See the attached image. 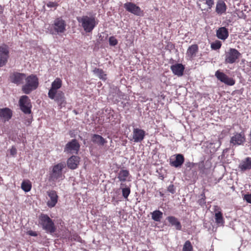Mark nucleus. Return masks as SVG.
<instances>
[{
	"label": "nucleus",
	"instance_id": "f257e3e1",
	"mask_svg": "<svg viewBox=\"0 0 251 251\" xmlns=\"http://www.w3.org/2000/svg\"><path fill=\"white\" fill-rule=\"evenodd\" d=\"M65 167V163L61 162L51 167L49 173V181L55 185L56 182L63 180L65 178V176L62 171Z\"/></svg>",
	"mask_w": 251,
	"mask_h": 251
},
{
	"label": "nucleus",
	"instance_id": "f03ea898",
	"mask_svg": "<svg viewBox=\"0 0 251 251\" xmlns=\"http://www.w3.org/2000/svg\"><path fill=\"white\" fill-rule=\"evenodd\" d=\"M77 20L86 32H91L98 24L93 16H82L77 17Z\"/></svg>",
	"mask_w": 251,
	"mask_h": 251
},
{
	"label": "nucleus",
	"instance_id": "7ed1b4c3",
	"mask_svg": "<svg viewBox=\"0 0 251 251\" xmlns=\"http://www.w3.org/2000/svg\"><path fill=\"white\" fill-rule=\"evenodd\" d=\"M25 80V83L23 85L22 91L26 94H29L38 86V78L35 75H31L27 76H26V78Z\"/></svg>",
	"mask_w": 251,
	"mask_h": 251
},
{
	"label": "nucleus",
	"instance_id": "20e7f679",
	"mask_svg": "<svg viewBox=\"0 0 251 251\" xmlns=\"http://www.w3.org/2000/svg\"><path fill=\"white\" fill-rule=\"evenodd\" d=\"M39 223L43 229L47 232L52 233L55 231L56 228L52 220L46 214H41L39 217Z\"/></svg>",
	"mask_w": 251,
	"mask_h": 251
},
{
	"label": "nucleus",
	"instance_id": "39448f33",
	"mask_svg": "<svg viewBox=\"0 0 251 251\" xmlns=\"http://www.w3.org/2000/svg\"><path fill=\"white\" fill-rule=\"evenodd\" d=\"M66 24L64 20L60 18L56 19L51 25L50 33L60 34L66 30Z\"/></svg>",
	"mask_w": 251,
	"mask_h": 251
},
{
	"label": "nucleus",
	"instance_id": "423d86ee",
	"mask_svg": "<svg viewBox=\"0 0 251 251\" xmlns=\"http://www.w3.org/2000/svg\"><path fill=\"white\" fill-rule=\"evenodd\" d=\"M241 54L235 49L230 48L226 52L225 62L233 64L237 61L241 56Z\"/></svg>",
	"mask_w": 251,
	"mask_h": 251
},
{
	"label": "nucleus",
	"instance_id": "0eeeda50",
	"mask_svg": "<svg viewBox=\"0 0 251 251\" xmlns=\"http://www.w3.org/2000/svg\"><path fill=\"white\" fill-rule=\"evenodd\" d=\"M246 141V137L244 131L240 133L234 132L230 138V144L232 146L243 145Z\"/></svg>",
	"mask_w": 251,
	"mask_h": 251
},
{
	"label": "nucleus",
	"instance_id": "6e6552de",
	"mask_svg": "<svg viewBox=\"0 0 251 251\" xmlns=\"http://www.w3.org/2000/svg\"><path fill=\"white\" fill-rule=\"evenodd\" d=\"M21 109L25 114L31 113V104L30 100L27 96H23L19 100Z\"/></svg>",
	"mask_w": 251,
	"mask_h": 251
},
{
	"label": "nucleus",
	"instance_id": "1a4fd4ad",
	"mask_svg": "<svg viewBox=\"0 0 251 251\" xmlns=\"http://www.w3.org/2000/svg\"><path fill=\"white\" fill-rule=\"evenodd\" d=\"M80 148V145L76 139H73L68 142L64 149V152L70 153H77Z\"/></svg>",
	"mask_w": 251,
	"mask_h": 251
},
{
	"label": "nucleus",
	"instance_id": "9d476101",
	"mask_svg": "<svg viewBox=\"0 0 251 251\" xmlns=\"http://www.w3.org/2000/svg\"><path fill=\"white\" fill-rule=\"evenodd\" d=\"M26 78V75L24 73L14 72L10 74L9 80L11 82L18 85L24 83Z\"/></svg>",
	"mask_w": 251,
	"mask_h": 251
},
{
	"label": "nucleus",
	"instance_id": "9b49d317",
	"mask_svg": "<svg viewBox=\"0 0 251 251\" xmlns=\"http://www.w3.org/2000/svg\"><path fill=\"white\" fill-rule=\"evenodd\" d=\"M215 75L219 80L226 85L232 86L235 84V81L233 78L229 77L225 74L220 72L219 70L215 72Z\"/></svg>",
	"mask_w": 251,
	"mask_h": 251
},
{
	"label": "nucleus",
	"instance_id": "f8f14e48",
	"mask_svg": "<svg viewBox=\"0 0 251 251\" xmlns=\"http://www.w3.org/2000/svg\"><path fill=\"white\" fill-rule=\"evenodd\" d=\"M53 97V98L51 97L49 98L51 100H53L60 108L62 106H65L66 104V101L64 93L62 91H59L58 92L54 93Z\"/></svg>",
	"mask_w": 251,
	"mask_h": 251
},
{
	"label": "nucleus",
	"instance_id": "ddd939ff",
	"mask_svg": "<svg viewBox=\"0 0 251 251\" xmlns=\"http://www.w3.org/2000/svg\"><path fill=\"white\" fill-rule=\"evenodd\" d=\"M47 194L49 198L47 202V205L49 207L52 208L54 207L57 203L58 196L56 192L53 190L48 191Z\"/></svg>",
	"mask_w": 251,
	"mask_h": 251
},
{
	"label": "nucleus",
	"instance_id": "4468645a",
	"mask_svg": "<svg viewBox=\"0 0 251 251\" xmlns=\"http://www.w3.org/2000/svg\"><path fill=\"white\" fill-rule=\"evenodd\" d=\"M9 57L8 47L6 45L0 46V67L4 66Z\"/></svg>",
	"mask_w": 251,
	"mask_h": 251
},
{
	"label": "nucleus",
	"instance_id": "2eb2a0df",
	"mask_svg": "<svg viewBox=\"0 0 251 251\" xmlns=\"http://www.w3.org/2000/svg\"><path fill=\"white\" fill-rule=\"evenodd\" d=\"M124 7L126 11L135 15L140 16L142 14L141 8L132 2H126L124 4Z\"/></svg>",
	"mask_w": 251,
	"mask_h": 251
},
{
	"label": "nucleus",
	"instance_id": "dca6fc26",
	"mask_svg": "<svg viewBox=\"0 0 251 251\" xmlns=\"http://www.w3.org/2000/svg\"><path fill=\"white\" fill-rule=\"evenodd\" d=\"M62 85V81L59 78H56L52 82L51 87L49 90L48 97H51L53 96L54 93L58 92V90L60 89Z\"/></svg>",
	"mask_w": 251,
	"mask_h": 251
},
{
	"label": "nucleus",
	"instance_id": "f3484780",
	"mask_svg": "<svg viewBox=\"0 0 251 251\" xmlns=\"http://www.w3.org/2000/svg\"><path fill=\"white\" fill-rule=\"evenodd\" d=\"M145 136V131L144 130L138 128H134L131 140L136 143L141 142L144 139Z\"/></svg>",
	"mask_w": 251,
	"mask_h": 251
},
{
	"label": "nucleus",
	"instance_id": "a211bd4d",
	"mask_svg": "<svg viewBox=\"0 0 251 251\" xmlns=\"http://www.w3.org/2000/svg\"><path fill=\"white\" fill-rule=\"evenodd\" d=\"M198 46L196 44H194L190 46L186 51V57L188 60H192L198 52Z\"/></svg>",
	"mask_w": 251,
	"mask_h": 251
},
{
	"label": "nucleus",
	"instance_id": "6ab92c4d",
	"mask_svg": "<svg viewBox=\"0 0 251 251\" xmlns=\"http://www.w3.org/2000/svg\"><path fill=\"white\" fill-rule=\"evenodd\" d=\"M239 169L243 172L251 169V158L247 157L242 160L240 163Z\"/></svg>",
	"mask_w": 251,
	"mask_h": 251
},
{
	"label": "nucleus",
	"instance_id": "aec40b11",
	"mask_svg": "<svg viewBox=\"0 0 251 251\" xmlns=\"http://www.w3.org/2000/svg\"><path fill=\"white\" fill-rule=\"evenodd\" d=\"M184 158L182 154H177L176 155L175 160L171 159L170 164L176 168L180 167L184 163Z\"/></svg>",
	"mask_w": 251,
	"mask_h": 251
},
{
	"label": "nucleus",
	"instance_id": "412c9836",
	"mask_svg": "<svg viewBox=\"0 0 251 251\" xmlns=\"http://www.w3.org/2000/svg\"><path fill=\"white\" fill-rule=\"evenodd\" d=\"M79 157L77 156H72L67 160L68 167L71 169H76L79 164Z\"/></svg>",
	"mask_w": 251,
	"mask_h": 251
},
{
	"label": "nucleus",
	"instance_id": "4be33fe9",
	"mask_svg": "<svg viewBox=\"0 0 251 251\" xmlns=\"http://www.w3.org/2000/svg\"><path fill=\"white\" fill-rule=\"evenodd\" d=\"M171 70L175 75L181 76L183 75L184 67L182 64L177 63L172 65Z\"/></svg>",
	"mask_w": 251,
	"mask_h": 251
},
{
	"label": "nucleus",
	"instance_id": "5701e85b",
	"mask_svg": "<svg viewBox=\"0 0 251 251\" xmlns=\"http://www.w3.org/2000/svg\"><path fill=\"white\" fill-rule=\"evenodd\" d=\"M228 31L225 27L219 28L216 31V36L219 39L225 40L228 36Z\"/></svg>",
	"mask_w": 251,
	"mask_h": 251
},
{
	"label": "nucleus",
	"instance_id": "b1692460",
	"mask_svg": "<svg viewBox=\"0 0 251 251\" xmlns=\"http://www.w3.org/2000/svg\"><path fill=\"white\" fill-rule=\"evenodd\" d=\"M12 111L8 108L0 109V118L4 121H8L12 117Z\"/></svg>",
	"mask_w": 251,
	"mask_h": 251
},
{
	"label": "nucleus",
	"instance_id": "393cba45",
	"mask_svg": "<svg viewBox=\"0 0 251 251\" xmlns=\"http://www.w3.org/2000/svg\"><path fill=\"white\" fill-rule=\"evenodd\" d=\"M91 141L95 144L99 146L104 145L107 141L101 136L98 134H93L91 137Z\"/></svg>",
	"mask_w": 251,
	"mask_h": 251
},
{
	"label": "nucleus",
	"instance_id": "a878e982",
	"mask_svg": "<svg viewBox=\"0 0 251 251\" xmlns=\"http://www.w3.org/2000/svg\"><path fill=\"white\" fill-rule=\"evenodd\" d=\"M167 220L172 226H175L177 230H180L181 229V224L176 218L174 216H169L167 218Z\"/></svg>",
	"mask_w": 251,
	"mask_h": 251
},
{
	"label": "nucleus",
	"instance_id": "bb28decb",
	"mask_svg": "<svg viewBox=\"0 0 251 251\" xmlns=\"http://www.w3.org/2000/svg\"><path fill=\"white\" fill-rule=\"evenodd\" d=\"M226 6L223 1H219L216 4V11L218 14H222L226 11Z\"/></svg>",
	"mask_w": 251,
	"mask_h": 251
},
{
	"label": "nucleus",
	"instance_id": "cd10ccee",
	"mask_svg": "<svg viewBox=\"0 0 251 251\" xmlns=\"http://www.w3.org/2000/svg\"><path fill=\"white\" fill-rule=\"evenodd\" d=\"M129 175L128 171L122 169L118 174V178L120 181L125 182L127 180V177Z\"/></svg>",
	"mask_w": 251,
	"mask_h": 251
},
{
	"label": "nucleus",
	"instance_id": "c85d7f7f",
	"mask_svg": "<svg viewBox=\"0 0 251 251\" xmlns=\"http://www.w3.org/2000/svg\"><path fill=\"white\" fill-rule=\"evenodd\" d=\"M93 72L100 79L104 81L106 80L107 75L102 69L95 68Z\"/></svg>",
	"mask_w": 251,
	"mask_h": 251
},
{
	"label": "nucleus",
	"instance_id": "c756f323",
	"mask_svg": "<svg viewBox=\"0 0 251 251\" xmlns=\"http://www.w3.org/2000/svg\"><path fill=\"white\" fill-rule=\"evenodd\" d=\"M215 219L216 223L219 226H223L224 224V220L222 213L219 211L215 214Z\"/></svg>",
	"mask_w": 251,
	"mask_h": 251
},
{
	"label": "nucleus",
	"instance_id": "7c9ffc66",
	"mask_svg": "<svg viewBox=\"0 0 251 251\" xmlns=\"http://www.w3.org/2000/svg\"><path fill=\"white\" fill-rule=\"evenodd\" d=\"M162 216L163 213L159 210H155L151 213V218L156 222L160 221Z\"/></svg>",
	"mask_w": 251,
	"mask_h": 251
},
{
	"label": "nucleus",
	"instance_id": "2f4dec72",
	"mask_svg": "<svg viewBox=\"0 0 251 251\" xmlns=\"http://www.w3.org/2000/svg\"><path fill=\"white\" fill-rule=\"evenodd\" d=\"M22 189L25 192H27L31 190V184L29 181H24L21 184Z\"/></svg>",
	"mask_w": 251,
	"mask_h": 251
},
{
	"label": "nucleus",
	"instance_id": "473e14b6",
	"mask_svg": "<svg viewBox=\"0 0 251 251\" xmlns=\"http://www.w3.org/2000/svg\"><path fill=\"white\" fill-rule=\"evenodd\" d=\"M182 251H193V246L190 241H186L183 247Z\"/></svg>",
	"mask_w": 251,
	"mask_h": 251
},
{
	"label": "nucleus",
	"instance_id": "72a5a7b5",
	"mask_svg": "<svg viewBox=\"0 0 251 251\" xmlns=\"http://www.w3.org/2000/svg\"><path fill=\"white\" fill-rule=\"evenodd\" d=\"M222 46V44L220 41H217L214 43H213L211 45V47L212 49L216 50L219 49Z\"/></svg>",
	"mask_w": 251,
	"mask_h": 251
},
{
	"label": "nucleus",
	"instance_id": "f704fd0d",
	"mask_svg": "<svg viewBox=\"0 0 251 251\" xmlns=\"http://www.w3.org/2000/svg\"><path fill=\"white\" fill-rule=\"evenodd\" d=\"M130 193V189L129 188H122V195L125 198L127 199Z\"/></svg>",
	"mask_w": 251,
	"mask_h": 251
},
{
	"label": "nucleus",
	"instance_id": "c9c22d12",
	"mask_svg": "<svg viewBox=\"0 0 251 251\" xmlns=\"http://www.w3.org/2000/svg\"><path fill=\"white\" fill-rule=\"evenodd\" d=\"M109 43L110 46H114L118 44V41L114 36H111L109 38Z\"/></svg>",
	"mask_w": 251,
	"mask_h": 251
},
{
	"label": "nucleus",
	"instance_id": "e433bc0d",
	"mask_svg": "<svg viewBox=\"0 0 251 251\" xmlns=\"http://www.w3.org/2000/svg\"><path fill=\"white\" fill-rule=\"evenodd\" d=\"M167 190L172 194H174L176 192V189L173 184L170 185L167 188Z\"/></svg>",
	"mask_w": 251,
	"mask_h": 251
},
{
	"label": "nucleus",
	"instance_id": "4c0bfd02",
	"mask_svg": "<svg viewBox=\"0 0 251 251\" xmlns=\"http://www.w3.org/2000/svg\"><path fill=\"white\" fill-rule=\"evenodd\" d=\"M198 202L201 206H203L206 203L205 197L204 195L202 198L199 200Z\"/></svg>",
	"mask_w": 251,
	"mask_h": 251
},
{
	"label": "nucleus",
	"instance_id": "58836bf2",
	"mask_svg": "<svg viewBox=\"0 0 251 251\" xmlns=\"http://www.w3.org/2000/svg\"><path fill=\"white\" fill-rule=\"evenodd\" d=\"M205 3L208 6L209 8H211L214 5V1L213 0H205Z\"/></svg>",
	"mask_w": 251,
	"mask_h": 251
},
{
	"label": "nucleus",
	"instance_id": "ea45409f",
	"mask_svg": "<svg viewBox=\"0 0 251 251\" xmlns=\"http://www.w3.org/2000/svg\"><path fill=\"white\" fill-rule=\"evenodd\" d=\"M244 200H245L248 202L251 203V194L245 195L244 196Z\"/></svg>",
	"mask_w": 251,
	"mask_h": 251
},
{
	"label": "nucleus",
	"instance_id": "a19ab883",
	"mask_svg": "<svg viewBox=\"0 0 251 251\" xmlns=\"http://www.w3.org/2000/svg\"><path fill=\"white\" fill-rule=\"evenodd\" d=\"M10 154L12 155H15L17 153V150L15 147H12L10 150Z\"/></svg>",
	"mask_w": 251,
	"mask_h": 251
},
{
	"label": "nucleus",
	"instance_id": "79ce46f5",
	"mask_svg": "<svg viewBox=\"0 0 251 251\" xmlns=\"http://www.w3.org/2000/svg\"><path fill=\"white\" fill-rule=\"evenodd\" d=\"M195 163H193L190 162H187L185 164L186 167L189 168L190 169L193 168L194 166H195Z\"/></svg>",
	"mask_w": 251,
	"mask_h": 251
},
{
	"label": "nucleus",
	"instance_id": "37998d69",
	"mask_svg": "<svg viewBox=\"0 0 251 251\" xmlns=\"http://www.w3.org/2000/svg\"><path fill=\"white\" fill-rule=\"evenodd\" d=\"M27 233L28 235H30V236H34V237H35V236H37V233H36V232H35V231H32V230L28 231H27Z\"/></svg>",
	"mask_w": 251,
	"mask_h": 251
},
{
	"label": "nucleus",
	"instance_id": "c03bdc74",
	"mask_svg": "<svg viewBox=\"0 0 251 251\" xmlns=\"http://www.w3.org/2000/svg\"><path fill=\"white\" fill-rule=\"evenodd\" d=\"M48 7H54L56 6V4L52 2H50L47 4Z\"/></svg>",
	"mask_w": 251,
	"mask_h": 251
}]
</instances>
